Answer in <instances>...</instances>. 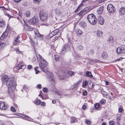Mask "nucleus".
<instances>
[{"label": "nucleus", "mask_w": 125, "mask_h": 125, "mask_svg": "<svg viewBox=\"0 0 125 125\" xmlns=\"http://www.w3.org/2000/svg\"><path fill=\"white\" fill-rule=\"evenodd\" d=\"M23 119L30 121H33L32 119L31 118H23Z\"/></svg>", "instance_id": "obj_40"}, {"label": "nucleus", "mask_w": 125, "mask_h": 125, "mask_svg": "<svg viewBox=\"0 0 125 125\" xmlns=\"http://www.w3.org/2000/svg\"><path fill=\"white\" fill-rule=\"evenodd\" d=\"M89 52L91 54H93L94 53V50L92 49L90 50Z\"/></svg>", "instance_id": "obj_56"}, {"label": "nucleus", "mask_w": 125, "mask_h": 125, "mask_svg": "<svg viewBox=\"0 0 125 125\" xmlns=\"http://www.w3.org/2000/svg\"><path fill=\"white\" fill-rule=\"evenodd\" d=\"M37 87L38 88H39V89H41L42 88V86L41 84H38L37 86Z\"/></svg>", "instance_id": "obj_59"}, {"label": "nucleus", "mask_w": 125, "mask_h": 125, "mask_svg": "<svg viewBox=\"0 0 125 125\" xmlns=\"http://www.w3.org/2000/svg\"><path fill=\"white\" fill-rule=\"evenodd\" d=\"M59 31V30L58 29H55V30L54 31H52V32H53V35H56L57 33L58 32H60Z\"/></svg>", "instance_id": "obj_37"}, {"label": "nucleus", "mask_w": 125, "mask_h": 125, "mask_svg": "<svg viewBox=\"0 0 125 125\" xmlns=\"http://www.w3.org/2000/svg\"><path fill=\"white\" fill-rule=\"evenodd\" d=\"M10 109L11 111L13 112H15L16 111L15 109L13 106H12L10 107Z\"/></svg>", "instance_id": "obj_49"}, {"label": "nucleus", "mask_w": 125, "mask_h": 125, "mask_svg": "<svg viewBox=\"0 0 125 125\" xmlns=\"http://www.w3.org/2000/svg\"><path fill=\"white\" fill-rule=\"evenodd\" d=\"M97 34L98 36L101 37L103 36L102 32L101 31L98 30L97 32Z\"/></svg>", "instance_id": "obj_26"}, {"label": "nucleus", "mask_w": 125, "mask_h": 125, "mask_svg": "<svg viewBox=\"0 0 125 125\" xmlns=\"http://www.w3.org/2000/svg\"><path fill=\"white\" fill-rule=\"evenodd\" d=\"M75 48L77 51L80 52L83 50V47L82 45L78 44L77 45Z\"/></svg>", "instance_id": "obj_16"}, {"label": "nucleus", "mask_w": 125, "mask_h": 125, "mask_svg": "<svg viewBox=\"0 0 125 125\" xmlns=\"http://www.w3.org/2000/svg\"><path fill=\"white\" fill-rule=\"evenodd\" d=\"M27 68L28 69H30L32 68V66L30 65H29L28 66Z\"/></svg>", "instance_id": "obj_60"}, {"label": "nucleus", "mask_w": 125, "mask_h": 125, "mask_svg": "<svg viewBox=\"0 0 125 125\" xmlns=\"http://www.w3.org/2000/svg\"><path fill=\"white\" fill-rule=\"evenodd\" d=\"M54 59L55 60L57 61L59 60V57L58 55H54Z\"/></svg>", "instance_id": "obj_43"}, {"label": "nucleus", "mask_w": 125, "mask_h": 125, "mask_svg": "<svg viewBox=\"0 0 125 125\" xmlns=\"http://www.w3.org/2000/svg\"><path fill=\"white\" fill-rule=\"evenodd\" d=\"M42 90L43 92L45 93H46L48 91L47 89L45 88L44 89H43Z\"/></svg>", "instance_id": "obj_57"}, {"label": "nucleus", "mask_w": 125, "mask_h": 125, "mask_svg": "<svg viewBox=\"0 0 125 125\" xmlns=\"http://www.w3.org/2000/svg\"><path fill=\"white\" fill-rule=\"evenodd\" d=\"M38 68V67H35L34 68V70L36 71L35 73L36 74H37L38 73H39V72L38 70H37V69Z\"/></svg>", "instance_id": "obj_46"}, {"label": "nucleus", "mask_w": 125, "mask_h": 125, "mask_svg": "<svg viewBox=\"0 0 125 125\" xmlns=\"http://www.w3.org/2000/svg\"><path fill=\"white\" fill-rule=\"evenodd\" d=\"M29 21L32 24L36 25L38 24V21L37 18L34 17L32 19H29Z\"/></svg>", "instance_id": "obj_8"}, {"label": "nucleus", "mask_w": 125, "mask_h": 125, "mask_svg": "<svg viewBox=\"0 0 125 125\" xmlns=\"http://www.w3.org/2000/svg\"><path fill=\"white\" fill-rule=\"evenodd\" d=\"M23 90H25L26 91H28V87L26 85H24L23 86Z\"/></svg>", "instance_id": "obj_41"}, {"label": "nucleus", "mask_w": 125, "mask_h": 125, "mask_svg": "<svg viewBox=\"0 0 125 125\" xmlns=\"http://www.w3.org/2000/svg\"><path fill=\"white\" fill-rule=\"evenodd\" d=\"M86 106L85 105H83L82 108L83 110H84L86 108Z\"/></svg>", "instance_id": "obj_64"}, {"label": "nucleus", "mask_w": 125, "mask_h": 125, "mask_svg": "<svg viewBox=\"0 0 125 125\" xmlns=\"http://www.w3.org/2000/svg\"><path fill=\"white\" fill-rule=\"evenodd\" d=\"M79 24L80 26L83 28L85 27L86 25V23L85 22L83 21L79 22Z\"/></svg>", "instance_id": "obj_28"}, {"label": "nucleus", "mask_w": 125, "mask_h": 125, "mask_svg": "<svg viewBox=\"0 0 125 125\" xmlns=\"http://www.w3.org/2000/svg\"><path fill=\"white\" fill-rule=\"evenodd\" d=\"M15 115H17V116H19L21 117H29V116L25 115H23L24 116H21L22 115V114H19L18 113H15Z\"/></svg>", "instance_id": "obj_35"}, {"label": "nucleus", "mask_w": 125, "mask_h": 125, "mask_svg": "<svg viewBox=\"0 0 125 125\" xmlns=\"http://www.w3.org/2000/svg\"><path fill=\"white\" fill-rule=\"evenodd\" d=\"M87 84V82L86 81H84L83 83V86L85 87Z\"/></svg>", "instance_id": "obj_47"}, {"label": "nucleus", "mask_w": 125, "mask_h": 125, "mask_svg": "<svg viewBox=\"0 0 125 125\" xmlns=\"http://www.w3.org/2000/svg\"><path fill=\"white\" fill-rule=\"evenodd\" d=\"M116 51L118 54L124 53H125V48L122 46L119 47L117 48Z\"/></svg>", "instance_id": "obj_7"}, {"label": "nucleus", "mask_w": 125, "mask_h": 125, "mask_svg": "<svg viewBox=\"0 0 125 125\" xmlns=\"http://www.w3.org/2000/svg\"><path fill=\"white\" fill-rule=\"evenodd\" d=\"M83 5V3H81L78 6V8L75 11V12L76 13L80 10L81 9V7Z\"/></svg>", "instance_id": "obj_22"}, {"label": "nucleus", "mask_w": 125, "mask_h": 125, "mask_svg": "<svg viewBox=\"0 0 125 125\" xmlns=\"http://www.w3.org/2000/svg\"><path fill=\"white\" fill-rule=\"evenodd\" d=\"M68 47L67 45H64L61 50V52L63 54H64L67 51Z\"/></svg>", "instance_id": "obj_15"}, {"label": "nucleus", "mask_w": 125, "mask_h": 125, "mask_svg": "<svg viewBox=\"0 0 125 125\" xmlns=\"http://www.w3.org/2000/svg\"><path fill=\"white\" fill-rule=\"evenodd\" d=\"M30 40L31 43H34L36 45H37L38 43L37 39L36 38H34L33 39H30Z\"/></svg>", "instance_id": "obj_20"}, {"label": "nucleus", "mask_w": 125, "mask_h": 125, "mask_svg": "<svg viewBox=\"0 0 125 125\" xmlns=\"http://www.w3.org/2000/svg\"><path fill=\"white\" fill-rule=\"evenodd\" d=\"M86 75L87 76L92 78L93 75L90 72H87L86 73Z\"/></svg>", "instance_id": "obj_30"}, {"label": "nucleus", "mask_w": 125, "mask_h": 125, "mask_svg": "<svg viewBox=\"0 0 125 125\" xmlns=\"http://www.w3.org/2000/svg\"><path fill=\"white\" fill-rule=\"evenodd\" d=\"M40 19L42 21H45L48 17V14L46 12H44L42 11H41L40 13Z\"/></svg>", "instance_id": "obj_5"}, {"label": "nucleus", "mask_w": 125, "mask_h": 125, "mask_svg": "<svg viewBox=\"0 0 125 125\" xmlns=\"http://www.w3.org/2000/svg\"><path fill=\"white\" fill-rule=\"evenodd\" d=\"M25 29L27 31H31L33 30V28L31 26L28 25Z\"/></svg>", "instance_id": "obj_24"}, {"label": "nucleus", "mask_w": 125, "mask_h": 125, "mask_svg": "<svg viewBox=\"0 0 125 125\" xmlns=\"http://www.w3.org/2000/svg\"><path fill=\"white\" fill-rule=\"evenodd\" d=\"M34 31L35 35L39 38V39L41 40H42L43 39V36L37 30L35 29Z\"/></svg>", "instance_id": "obj_9"}, {"label": "nucleus", "mask_w": 125, "mask_h": 125, "mask_svg": "<svg viewBox=\"0 0 125 125\" xmlns=\"http://www.w3.org/2000/svg\"><path fill=\"white\" fill-rule=\"evenodd\" d=\"M114 121H111L109 122V125H114Z\"/></svg>", "instance_id": "obj_50"}, {"label": "nucleus", "mask_w": 125, "mask_h": 125, "mask_svg": "<svg viewBox=\"0 0 125 125\" xmlns=\"http://www.w3.org/2000/svg\"><path fill=\"white\" fill-rule=\"evenodd\" d=\"M108 57L107 54L105 52H103L102 53V57L104 58H106Z\"/></svg>", "instance_id": "obj_29"}, {"label": "nucleus", "mask_w": 125, "mask_h": 125, "mask_svg": "<svg viewBox=\"0 0 125 125\" xmlns=\"http://www.w3.org/2000/svg\"><path fill=\"white\" fill-rule=\"evenodd\" d=\"M15 79L14 77H11L8 78L6 83L7 86L9 88L8 92L9 93L12 92L16 88L14 83Z\"/></svg>", "instance_id": "obj_1"}, {"label": "nucleus", "mask_w": 125, "mask_h": 125, "mask_svg": "<svg viewBox=\"0 0 125 125\" xmlns=\"http://www.w3.org/2000/svg\"><path fill=\"white\" fill-rule=\"evenodd\" d=\"M98 22L99 24L102 25L104 23V21L102 17L100 16L98 18Z\"/></svg>", "instance_id": "obj_14"}, {"label": "nucleus", "mask_w": 125, "mask_h": 125, "mask_svg": "<svg viewBox=\"0 0 125 125\" xmlns=\"http://www.w3.org/2000/svg\"><path fill=\"white\" fill-rule=\"evenodd\" d=\"M5 26V21L2 20H0V27L4 28Z\"/></svg>", "instance_id": "obj_18"}, {"label": "nucleus", "mask_w": 125, "mask_h": 125, "mask_svg": "<svg viewBox=\"0 0 125 125\" xmlns=\"http://www.w3.org/2000/svg\"><path fill=\"white\" fill-rule=\"evenodd\" d=\"M114 42V38L113 37L111 36L108 39V42L110 44H111L112 45L113 44Z\"/></svg>", "instance_id": "obj_17"}, {"label": "nucleus", "mask_w": 125, "mask_h": 125, "mask_svg": "<svg viewBox=\"0 0 125 125\" xmlns=\"http://www.w3.org/2000/svg\"><path fill=\"white\" fill-rule=\"evenodd\" d=\"M106 102V101L105 99H102L100 101V103L101 104L103 105Z\"/></svg>", "instance_id": "obj_33"}, {"label": "nucleus", "mask_w": 125, "mask_h": 125, "mask_svg": "<svg viewBox=\"0 0 125 125\" xmlns=\"http://www.w3.org/2000/svg\"><path fill=\"white\" fill-rule=\"evenodd\" d=\"M87 91L86 90H85L83 93V95L84 96H86L87 94Z\"/></svg>", "instance_id": "obj_55"}, {"label": "nucleus", "mask_w": 125, "mask_h": 125, "mask_svg": "<svg viewBox=\"0 0 125 125\" xmlns=\"http://www.w3.org/2000/svg\"><path fill=\"white\" fill-rule=\"evenodd\" d=\"M16 52L18 53H21V52L18 49H16L15 50Z\"/></svg>", "instance_id": "obj_58"}, {"label": "nucleus", "mask_w": 125, "mask_h": 125, "mask_svg": "<svg viewBox=\"0 0 125 125\" xmlns=\"http://www.w3.org/2000/svg\"><path fill=\"white\" fill-rule=\"evenodd\" d=\"M53 36H54H54L53 35V32H52L48 36L50 38H52Z\"/></svg>", "instance_id": "obj_48"}, {"label": "nucleus", "mask_w": 125, "mask_h": 125, "mask_svg": "<svg viewBox=\"0 0 125 125\" xmlns=\"http://www.w3.org/2000/svg\"><path fill=\"white\" fill-rule=\"evenodd\" d=\"M9 32L7 31H5L1 35L0 38V40H2L7 37Z\"/></svg>", "instance_id": "obj_12"}, {"label": "nucleus", "mask_w": 125, "mask_h": 125, "mask_svg": "<svg viewBox=\"0 0 125 125\" xmlns=\"http://www.w3.org/2000/svg\"><path fill=\"white\" fill-rule=\"evenodd\" d=\"M118 11L119 15H123L125 13V8L123 7L120 8L119 9Z\"/></svg>", "instance_id": "obj_10"}, {"label": "nucleus", "mask_w": 125, "mask_h": 125, "mask_svg": "<svg viewBox=\"0 0 125 125\" xmlns=\"http://www.w3.org/2000/svg\"><path fill=\"white\" fill-rule=\"evenodd\" d=\"M124 110L121 106H120L118 108V112L119 113H122L123 112Z\"/></svg>", "instance_id": "obj_32"}, {"label": "nucleus", "mask_w": 125, "mask_h": 125, "mask_svg": "<svg viewBox=\"0 0 125 125\" xmlns=\"http://www.w3.org/2000/svg\"><path fill=\"white\" fill-rule=\"evenodd\" d=\"M4 14L6 15L7 16H8L9 17V19H10V18L11 17L10 16V15L9 14L7 13H5Z\"/></svg>", "instance_id": "obj_63"}, {"label": "nucleus", "mask_w": 125, "mask_h": 125, "mask_svg": "<svg viewBox=\"0 0 125 125\" xmlns=\"http://www.w3.org/2000/svg\"><path fill=\"white\" fill-rule=\"evenodd\" d=\"M23 21H24V24L23 25V27L24 29H25V28L27 27L28 26L27 24L25 22V21L23 20Z\"/></svg>", "instance_id": "obj_42"}, {"label": "nucleus", "mask_w": 125, "mask_h": 125, "mask_svg": "<svg viewBox=\"0 0 125 125\" xmlns=\"http://www.w3.org/2000/svg\"><path fill=\"white\" fill-rule=\"evenodd\" d=\"M48 65V63L46 61L44 60H42L41 62L39 64V66L43 72H46L47 70L44 69Z\"/></svg>", "instance_id": "obj_3"}, {"label": "nucleus", "mask_w": 125, "mask_h": 125, "mask_svg": "<svg viewBox=\"0 0 125 125\" xmlns=\"http://www.w3.org/2000/svg\"><path fill=\"white\" fill-rule=\"evenodd\" d=\"M49 81L52 84L55 83V80L53 75L52 74H50L49 76Z\"/></svg>", "instance_id": "obj_11"}, {"label": "nucleus", "mask_w": 125, "mask_h": 125, "mask_svg": "<svg viewBox=\"0 0 125 125\" xmlns=\"http://www.w3.org/2000/svg\"><path fill=\"white\" fill-rule=\"evenodd\" d=\"M123 59V58L120 57V58H119V59H116L115 61V62L117 61H120L121 59Z\"/></svg>", "instance_id": "obj_61"}, {"label": "nucleus", "mask_w": 125, "mask_h": 125, "mask_svg": "<svg viewBox=\"0 0 125 125\" xmlns=\"http://www.w3.org/2000/svg\"><path fill=\"white\" fill-rule=\"evenodd\" d=\"M96 109H98L100 106V105L98 103L94 105Z\"/></svg>", "instance_id": "obj_45"}, {"label": "nucleus", "mask_w": 125, "mask_h": 125, "mask_svg": "<svg viewBox=\"0 0 125 125\" xmlns=\"http://www.w3.org/2000/svg\"><path fill=\"white\" fill-rule=\"evenodd\" d=\"M106 0H98V2L100 3H101L102 2H103L104 1H106Z\"/></svg>", "instance_id": "obj_62"}, {"label": "nucleus", "mask_w": 125, "mask_h": 125, "mask_svg": "<svg viewBox=\"0 0 125 125\" xmlns=\"http://www.w3.org/2000/svg\"><path fill=\"white\" fill-rule=\"evenodd\" d=\"M31 13L30 11H28L26 12L25 14V16L27 17H30Z\"/></svg>", "instance_id": "obj_34"}, {"label": "nucleus", "mask_w": 125, "mask_h": 125, "mask_svg": "<svg viewBox=\"0 0 125 125\" xmlns=\"http://www.w3.org/2000/svg\"><path fill=\"white\" fill-rule=\"evenodd\" d=\"M78 84V83H74L72 86V88H75L77 86Z\"/></svg>", "instance_id": "obj_52"}, {"label": "nucleus", "mask_w": 125, "mask_h": 125, "mask_svg": "<svg viewBox=\"0 0 125 125\" xmlns=\"http://www.w3.org/2000/svg\"><path fill=\"white\" fill-rule=\"evenodd\" d=\"M77 32L80 35H81L82 33L81 30L79 29H78V30L77 31Z\"/></svg>", "instance_id": "obj_51"}, {"label": "nucleus", "mask_w": 125, "mask_h": 125, "mask_svg": "<svg viewBox=\"0 0 125 125\" xmlns=\"http://www.w3.org/2000/svg\"><path fill=\"white\" fill-rule=\"evenodd\" d=\"M103 8L102 7L99 8L97 10L98 13L100 14H102L103 12Z\"/></svg>", "instance_id": "obj_25"}, {"label": "nucleus", "mask_w": 125, "mask_h": 125, "mask_svg": "<svg viewBox=\"0 0 125 125\" xmlns=\"http://www.w3.org/2000/svg\"><path fill=\"white\" fill-rule=\"evenodd\" d=\"M7 106L5 105V104L3 101H0V108L3 110L7 109Z\"/></svg>", "instance_id": "obj_13"}, {"label": "nucleus", "mask_w": 125, "mask_h": 125, "mask_svg": "<svg viewBox=\"0 0 125 125\" xmlns=\"http://www.w3.org/2000/svg\"><path fill=\"white\" fill-rule=\"evenodd\" d=\"M101 92L104 95L107 96L108 95V94L104 91L103 89H101Z\"/></svg>", "instance_id": "obj_31"}, {"label": "nucleus", "mask_w": 125, "mask_h": 125, "mask_svg": "<svg viewBox=\"0 0 125 125\" xmlns=\"http://www.w3.org/2000/svg\"><path fill=\"white\" fill-rule=\"evenodd\" d=\"M5 45V43L0 42V49H1Z\"/></svg>", "instance_id": "obj_38"}, {"label": "nucleus", "mask_w": 125, "mask_h": 125, "mask_svg": "<svg viewBox=\"0 0 125 125\" xmlns=\"http://www.w3.org/2000/svg\"><path fill=\"white\" fill-rule=\"evenodd\" d=\"M107 9L109 13H114L115 11L114 7L112 4H109L108 5Z\"/></svg>", "instance_id": "obj_6"}, {"label": "nucleus", "mask_w": 125, "mask_h": 125, "mask_svg": "<svg viewBox=\"0 0 125 125\" xmlns=\"http://www.w3.org/2000/svg\"><path fill=\"white\" fill-rule=\"evenodd\" d=\"M85 123H86L87 125H89L91 123V121L89 120L85 119Z\"/></svg>", "instance_id": "obj_39"}, {"label": "nucleus", "mask_w": 125, "mask_h": 125, "mask_svg": "<svg viewBox=\"0 0 125 125\" xmlns=\"http://www.w3.org/2000/svg\"><path fill=\"white\" fill-rule=\"evenodd\" d=\"M38 56L39 58L40 59V61H41V60H44L43 58H42V56L40 54H38Z\"/></svg>", "instance_id": "obj_54"}, {"label": "nucleus", "mask_w": 125, "mask_h": 125, "mask_svg": "<svg viewBox=\"0 0 125 125\" xmlns=\"http://www.w3.org/2000/svg\"><path fill=\"white\" fill-rule=\"evenodd\" d=\"M55 14L59 16L61 14V11L59 9L56 8L55 9Z\"/></svg>", "instance_id": "obj_23"}, {"label": "nucleus", "mask_w": 125, "mask_h": 125, "mask_svg": "<svg viewBox=\"0 0 125 125\" xmlns=\"http://www.w3.org/2000/svg\"><path fill=\"white\" fill-rule=\"evenodd\" d=\"M8 78V76L7 75H4L1 77V80L3 82H5Z\"/></svg>", "instance_id": "obj_19"}, {"label": "nucleus", "mask_w": 125, "mask_h": 125, "mask_svg": "<svg viewBox=\"0 0 125 125\" xmlns=\"http://www.w3.org/2000/svg\"><path fill=\"white\" fill-rule=\"evenodd\" d=\"M87 19L89 22L92 24L94 25L97 23V19L93 14L88 15L87 16Z\"/></svg>", "instance_id": "obj_2"}, {"label": "nucleus", "mask_w": 125, "mask_h": 125, "mask_svg": "<svg viewBox=\"0 0 125 125\" xmlns=\"http://www.w3.org/2000/svg\"><path fill=\"white\" fill-rule=\"evenodd\" d=\"M61 35V32H58L56 35H54V38H55V39L53 40L54 41H55L58 38L60 37Z\"/></svg>", "instance_id": "obj_21"}, {"label": "nucleus", "mask_w": 125, "mask_h": 125, "mask_svg": "<svg viewBox=\"0 0 125 125\" xmlns=\"http://www.w3.org/2000/svg\"><path fill=\"white\" fill-rule=\"evenodd\" d=\"M41 101L39 99H36L35 101V103L36 104H38L41 103Z\"/></svg>", "instance_id": "obj_36"}, {"label": "nucleus", "mask_w": 125, "mask_h": 125, "mask_svg": "<svg viewBox=\"0 0 125 125\" xmlns=\"http://www.w3.org/2000/svg\"><path fill=\"white\" fill-rule=\"evenodd\" d=\"M74 73V72L71 71H68L67 73L70 75H73Z\"/></svg>", "instance_id": "obj_44"}, {"label": "nucleus", "mask_w": 125, "mask_h": 125, "mask_svg": "<svg viewBox=\"0 0 125 125\" xmlns=\"http://www.w3.org/2000/svg\"><path fill=\"white\" fill-rule=\"evenodd\" d=\"M71 123H74L75 122V118H71L70 119Z\"/></svg>", "instance_id": "obj_53"}, {"label": "nucleus", "mask_w": 125, "mask_h": 125, "mask_svg": "<svg viewBox=\"0 0 125 125\" xmlns=\"http://www.w3.org/2000/svg\"><path fill=\"white\" fill-rule=\"evenodd\" d=\"M23 66V65H21V66L19 67L18 66H17L14 69V70H15L16 69H18L16 71V72H19V70L22 69V67Z\"/></svg>", "instance_id": "obj_27"}, {"label": "nucleus", "mask_w": 125, "mask_h": 125, "mask_svg": "<svg viewBox=\"0 0 125 125\" xmlns=\"http://www.w3.org/2000/svg\"><path fill=\"white\" fill-rule=\"evenodd\" d=\"M90 7L89 6L86 7L78 13L77 15H79V17L81 18L88 12V11L90 9Z\"/></svg>", "instance_id": "obj_4"}]
</instances>
